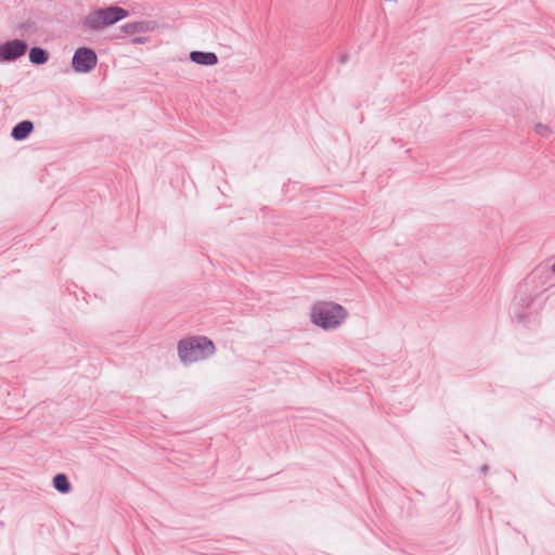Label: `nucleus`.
Masks as SVG:
<instances>
[{
	"mask_svg": "<svg viewBox=\"0 0 555 555\" xmlns=\"http://www.w3.org/2000/svg\"><path fill=\"white\" fill-rule=\"evenodd\" d=\"M215 351L214 343L205 336L189 337L178 343V354L184 364L207 359Z\"/></svg>",
	"mask_w": 555,
	"mask_h": 555,
	"instance_id": "1",
	"label": "nucleus"
},
{
	"mask_svg": "<svg viewBox=\"0 0 555 555\" xmlns=\"http://www.w3.org/2000/svg\"><path fill=\"white\" fill-rule=\"evenodd\" d=\"M347 317V310L334 302H320L311 310V321L324 330L338 327Z\"/></svg>",
	"mask_w": 555,
	"mask_h": 555,
	"instance_id": "2",
	"label": "nucleus"
},
{
	"mask_svg": "<svg viewBox=\"0 0 555 555\" xmlns=\"http://www.w3.org/2000/svg\"><path fill=\"white\" fill-rule=\"evenodd\" d=\"M129 15V11L112 5L105 9H98L89 13L82 21L83 28L88 30H100L104 27L116 24L117 22L126 18Z\"/></svg>",
	"mask_w": 555,
	"mask_h": 555,
	"instance_id": "3",
	"label": "nucleus"
},
{
	"mask_svg": "<svg viewBox=\"0 0 555 555\" xmlns=\"http://www.w3.org/2000/svg\"><path fill=\"white\" fill-rule=\"evenodd\" d=\"M98 64L96 53L87 47L78 48L72 59V66L76 73H90Z\"/></svg>",
	"mask_w": 555,
	"mask_h": 555,
	"instance_id": "4",
	"label": "nucleus"
},
{
	"mask_svg": "<svg viewBox=\"0 0 555 555\" xmlns=\"http://www.w3.org/2000/svg\"><path fill=\"white\" fill-rule=\"evenodd\" d=\"M27 43L20 39H14L0 44V61L12 62L23 56L27 51Z\"/></svg>",
	"mask_w": 555,
	"mask_h": 555,
	"instance_id": "5",
	"label": "nucleus"
},
{
	"mask_svg": "<svg viewBox=\"0 0 555 555\" xmlns=\"http://www.w3.org/2000/svg\"><path fill=\"white\" fill-rule=\"evenodd\" d=\"M190 60L198 65L212 66L218 63V56L214 52L192 51Z\"/></svg>",
	"mask_w": 555,
	"mask_h": 555,
	"instance_id": "6",
	"label": "nucleus"
},
{
	"mask_svg": "<svg viewBox=\"0 0 555 555\" xmlns=\"http://www.w3.org/2000/svg\"><path fill=\"white\" fill-rule=\"evenodd\" d=\"M33 130L34 122L31 120H22L13 127L11 135L15 141H23L29 137Z\"/></svg>",
	"mask_w": 555,
	"mask_h": 555,
	"instance_id": "7",
	"label": "nucleus"
},
{
	"mask_svg": "<svg viewBox=\"0 0 555 555\" xmlns=\"http://www.w3.org/2000/svg\"><path fill=\"white\" fill-rule=\"evenodd\" d=\"M121 29L127 35H134V34H139V33H147V31L152 30L153 28L151 27V22L139 21V22L126 23L121 26Z\"/></svg>",
	"mask_w": 555,
	"mask_h": 555,
	"instance_id": "8",
	"label": "nucleus"
},
{
	"mask_svg": "<svg viewBox=\"0 0 555 555\" xmlns=\"http://www.w3.org/2000/svg\"><path fill=\"white\" fill-rule=\"evenodd\" d=\"M29 61L35 65H43L49 61V52L40 47L29 50Z\"/></svg>",
	"mask_w": 555,
	"mask_h": 555,
	"instance_id": "9",
	"label": "nucleus"
},
{
	"mask_svg": "<svg viewBox=\"0 0 555 555\" xmlns=\"http://www.w3.org/2000/svg\"><path fill=\"white\" fill-rule=\"evenodd\" d=\"M53 487L61 493H68L72 489V485L65 474H56L53 477Z\"/></svg>",
	"mask_w": 555,
	"mask_h": 555,
	"instance_id": "10",
	"label": "nucleus"
},
{
	"mask_svg": "<svg viewBox=\"0 0 555 555\" xmlns=\"http://www.w3.org/2000/svg\"><path fill=\"white\" fill-rule=\"evenodd\" d=\"M37 24L33 20H27L18 25V30L22 36L33 35L37 31Z\"/></svg>",
	"mask_w": 555,
	"mask_h": 555,
	"instance_id": "11",
	"label": "nucleus"
},
{
	"mask_svg": "<svg viewBox=\"0 0 555 555\" xmlns=\"http://www.w3.org/2000/svg\"><path fill=\"white\" fill-rule=\"evenodd\" d=\"M534 129H535V132L541 137H548L552 133L551 128L541 122L537 124Z\"/></svg>",
	"mask_w": 555,
	"mask_h": 555,
	"instance_id": "12",
	"label": "nucleus"
},
{
	"mask_svg": "<svg viewBox=\"0 0 555 555\" xmlns=\"http://www.w3.org/2000/svg\"><path fill=\"white\" fill-rule=\"evenodd\" d=\"M145 40H146L145 38L138 37V38L132 39V42L133 43H143V42H145Z\"/></svg>",
	"mask_w": 555,
	"mask_h": 555,
	"instance_id": "13",
	"label": "nucleus"
},
{
	"mask_svg": "<svg viewBox=\"0 0 555 555\" xmlns=\"http://www.w3.org/2000/svg\"><path fill=\"white\" fill-rule=\"evenodd\" d=\"M489 470V466L487 464H483L481 467H480V472L481 474L486 475Z\"/></svg>",
	"mask_w": 555,
	"mask_h": 555,
	"instance_id": "14",
	"label": "nucleus"
},
{
	"mask_svg": "<svg viewBox=\"0 0 555 555\" xmlns=\"http://www.w3.org/2000/svg\"><path fill=\"white\" fill-rule=\"evenodd\" d=\"M552 271L555 273V262L552 264Z\"/></svg>",
	"mask_w": 555,
	"mask_h": 555,
	"instance_id": "15",
	"label": "nucleus"
}]
</instances>
